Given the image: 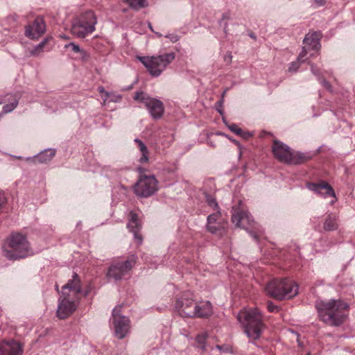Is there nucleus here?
<instances>
[{
	"instance_id": "nucleus-18",
	"label": "nucleus",
	"mask_w": 355,
	"mask_h": 355,
	"mask_svg": "<svg viewBox=\"0 0 355 355\" xmlns=\"http://www.w3.org/2000/svg\"><path fill=\"white\" fill-rule=\"evenodd\" d=\"M308 188L324 198L331 196L336 198V194L333 188L326 182H322L318 184L310 183L308 184Z\"/></svg>"
},
{
	"instance_id": "nucleus-3",
	"label": "nucleus",
	"mask_w": 355,
	"mask_h": 355,
	"mask_svg": "<svg viewBox=\"0 0 355 355\" xmlns=\"http://www.w3.org/2000/svg\"><path fill=\"white\" fill-rule=\"evenodd\" d=\"M237 318L250 340H256L260 338L265 325L262 315L257 309H243L239 313Z\"/></svg>"
},
{
	"instance_id": "nucleus-52",
	"label": "nucleus",
	"mask_w": 355,
	"mask_h": 355,
	"mask_svg": "<svg viewBox=\"0 0 355 355\" xmlns=\"http://www.w3.org/2000/svg\"><path fill=\"white\" fill-rule=\"evenodd\" d=\"M227 27V24H225V28H226Z\"/></svg>"
},
{
	"instance_id": "nucleus-12",
	"label": "nucleus",
	"mask_w": 355,
	"mask_h": 355,
	"mask_svg": "<svg viewBox=\"0 0 355 355\" xmlns=\"http://www.w3.org/2000/svg\"><path fill=\"white\" fill-rule=\"evenodd\" d=\"M194 304L193 294L189 292H184L176 298L174 309L182 317L193 318V314L195 313Z\"/></svg>"
},
{
	"instance_id": "nucleus-2",
	"label": "nucleus",
	"mask_w": 355,
	"mask_h": 355,
	"mask_svg": "<svg viewBox=\"0 0 355 355\" xmlns=\"http://www.w3.org/2000/svg\"><path fill=\"white\" fill-rule=\"evenodd\" d=\"M81 292L80 280L76 273L72 279L62 288V299L60 298L57 309V315L60 319H65L76 309V302Z\"/></svg>"
},
{
	"instance_id": "nucleus-36",
	"label": "nucleus",
	"mask_w": 355,
	"mask_h": 355,
	"mask_svg": "<svg viewBox=\"0 0 355 355\" xmlns=\"http://www.w3.org/2000/svg\"><path fill=\"white\" fill-rule=\"evenodd\" d=\"M309 64L311 66V69L312 73L315 76H318L320 72H319V69L316 67V66L311 62H309Z\"/></svg>"
},
{
	"instance_id": "nucleus-9",
	"label": "nucleus",
	"mask_w": 355,
	"mask_h": 355,
	"mask_svg": "<svg viewBox=\"0 0 355 355\" xmlns=\"http://www.w3.org/2000/svg\"><path fill=\"white\" fill-rule=\"evenodd\" d=\"M137 257L130 254L126 259L114 260L108 268L107 277L115 281L121 280L135 266Z\"/></svg>"
},
{
	"instance_id": "nucleus-44",
	"label": "nucleus",
	"mask_w": 355,
	"mask_h": 355,
	"mask_svg": "<svg viewBox=\"0 0 355 355\" xmlns=\"http://www.w3.org/2000/svg\"><path fill=\"white\" fill-rule=\"evenodd\" d=\"M121 98V96L120 95L114 96L113 98L111 99L112 101L114 102H118Z\"/></svg>"
},
{
	"instance_id": "nucleus-30",
	"label": "nucleus",
	"mask_w": 355,
	"mask_h": 355,
	"mask_svg": "<svg viewBox=\"0 0 355 355\" xmlns=\"http://www.w3.org/2000/svg\"><path fill=\"white\" fill-rule=\"evenodd\" d=\"M206 202H207L208 205L216 211H217V210H219L218 205L214 198L210 196H207Z\"/></svg>"
},
{
	"instance_id": "nucleus-5",
	"label": "nucleus",
	"mask_w": 355,
	"mask_h": 355,
	"mask_svg": "<svg viewBox=\"0 0 355 355\" xmlns=\"http://www.w3.org/2000/svg\"><path fill=\"white\" fill-rule=\"evenodd\" d=\"M265 289L269 296L278 300L291 299L298 293V286L288 279H273Z\"/></svg>"
},
{
	"instance_id": "nucleus-24",
	"label": "nucleus",
	"mask_w": 355,
	"mask_h": 355,
	"mask_svg": "<svg viewBox=\"0 0 355 355\" xmlns=\"http://www.w3.org/2000/svg\"><path fill=\"white\" fill-rule=\"evenodd\" d=\"M135 142L137 144L138 148L141 153V157L139 159V162L141 163L147 162L148 161V150L146 146L141 140L139 139H135Z\"/></svg>"
},
{
	"instance_id": "nucleus-1",
	"label": "nucleus",
	"mask_w": 355,
	"mask_h": 355,
	"mask_svg": "<svg viewBox=\"0 0 355 355\" xmlns=\"http://www.w3.org/2000/svg\"><path fill=\"white\" fill-rule=\"evenodd\" d=\"M315 308L320 319L323 322L329 326L339 327L347 318L346 311L349 309V305L340 300L331 299L327 301H316Z\"/></svg>"
},
{
	"instance_id": "nucleus-50",
	"label": "nucleus",
	"mask_w": 355,
	"mask_h": 355,
	"mask_svg": "<svg viewBox=\"0 0 355 355\" xmlns=\"http://www.w3.org/2000/svg\"><path fill=\"white\" fill-rule=\"evenodd\" d=\"M225 93H226V90H225V91H224V92H223V93L222 94V98H221V99H223V100L224 99V96H225Z\"/></svg>"
},
{
	"instance_id": "nucleus-47",
	"label": "nucleus",
	"mask_w": 355,
	"mask_h": 355,
	"mask_svg": "<svg viewBox=\"0 0 355 355\" xmlns=\"http://www.w3.org/2000/svg\"><path fill=\"white\" fill-rule=\"evenodd\" d=\"M60 37L61 38L64 39V40H68V39H69V37H68V36H67V35H60Z\"/></svg>"
},
{
	"instance_id": "nucleus-49",
	"label": "nucleus",
	"mask_w": 355,
	"mask_h": 355,
	"mask_svg": "<svg viewBox=\"0 0 355 355\" xmlns=\"http://www.w3.org/2000/svg\"><path fill=\"white\" fill-rule=\"evenodd\" d=\"M222 347H222V346H220V345H216V348H217V349H218L220 351H221V350H222Z\"/></svg>"
},
{
	"instance_id": "nucleus-33",
	"label": "nucleus",
	"mask_w": 355,
	"mask_h": 355,
	"mask_svg": "<svg viewBox=\"0 0 355 355\" xmlns=\"http://www.w3.org/2000/svg\"><path fill=\"white\" fill-rule=\"evenodd\" d=\"M309 50V49H307V48L306 46H303L302 49V51L300 52V53L297 56V59L299 61H300L301 62H304V58L307 55V51Z\"/></svg>"
},
{
	"instance_id": "nucleus-42",
	"label": "nucleus",
	"mask_w": 355,
	"mask_h": 355,
	"mask_svg": "<svg viewBox=\"0 0 355 355\" xmlns=\"http://www.w3.org/2000/svg\"><path fill=\"white\" fill-rule=\"evenodd\" d=\"M98 92L100 93H105L107 98H108L110 96V93L105 92V90L103 87H98Z\"/></svg>"
},
{
	"instance_id": "nucleus-53",
	"label": "nucleus",
	"mask_w": 355,
	"mask_h": 355,
	"mask_svg": "<svg viewBox=\"0 0 355 355\" xmlns=\"http://www.w3.org/2000/svg\"><path fill=\"white\" fill-rule=\"evenodd\" d=\"M149 27L150 29H152V26H151L150 24H149Z\"/></svg>"
},
{
	"instance_id": "nucleus-16",
	"label": "nucleus",
	"mask_w": 355,
	"mask_h": 355,
	"mask_svg": "<svg viewBox=\"0 0 355 355\" xmlns=\"http://www.w3.org/2000/svg\"><path fill=\"white\" fill-rule=\"evenodd\" d=\"M46 31V24L42 17H37L32 25L26 26L25 35L31 39H38Z\"/></svg>"
},
{
	"instance_id": "nucleus-21",
	"label": "nucleus",
	"mask_w": 355,
	"mask_h": 355,
	"mask_svg": "<svg viewBox=\"0 0 355 355\" xmlns=\"http://www.w3.org/2000/svg\"><path fill=\"white\" fill-rule=\"evenodd\" d=\"M221 216L220 210L210 214L207 217V229L209 232L212 234H217L220 229L223 228V226L218 221Z\"/></svg>"
},
{
	"instance_id": "nucleus-34",
	"label": "nucleus",
	"mask_w": 355,
	"mask_h": 355,
	"mask_svg": "<svg viewBox=\"0 0 355 355\" xmlns=\"http://www.w3.org/2000/svg\"><path fill=\"white\" fill-rule=\"evenodd\" d=\"M166 38L169 39V40L173 43L178 42L180 40V37L174 33L168 34L165 36Z\"/></svg>"
},
{
	"instance_id": "nucleus-14",
	"label": "nucleus",
	"mask_w": 355,
	"mask_h": 355,
	"mask_svg": "<svg viewBox=\"0 0 355 355\" xmlns=\"http://www.w3.org/2000/svg\"><path fill=\"white\" fill-rule=\"evenodd\" d=\"M232 211V221L237 227L246 229L253 224L254 220L248 211L240 207H233Z\"/></svg>"
},
{
	"instance_id": "nucleus-13",
	"label": "nucleus",
	"mask_w": 355,
	"mask_h": 355,
	"mask_svg": "<svg viewBox=\"0 0 355 355\" xmlns=\"http://www.w3.org/2000/svg\"><path fill=\"white\" fill-rule=\"evenodd\" d=\"M121 309V306H118L112 310L114 334L119 339L125 338L130 328L129 319L120 314Z\"/></svg>"
},
{
	"instance_id": "nucleus-23",
	"label": "nucleus",
	"mask_w": 355,
	"mask_h": 355,
	"mask_svg": "<svg viewBox=\"0 0 355 355\" xmlns=\"http://www.w3.org/2000/svg\"><path fill=\"white\" fill-rule=\"evenodd\" d=\"M338 227L337 218L336 216L329 214L324 223V230L333 231Z\"/></svg>"
},
{
	"instance_id": "nucleus-22",
	"label": "nucleus",
	"mask_w": 355,
	"mask_h": 355,
	"mask_svg": "<svg viewBox=\"0 0 355 355\" xmlns=\"http://www.w3.org/2000/svg\"><path fill=\"white\" fill-rule=\"evenodd\" d=\"M55 155V150L49 148L37 154L35 157V162L38 163H46L51 161Z\"/></svg>"
},
{
	"instance_id": "nucleus-43",
	"label": "nucleus",
	"mask_w": 355,
	"mask_h": 355,
	"mask_svg": "<svg viewBox=\"0 0 355 355\" xmlns=\"http://www.w3.org/2000/svg\"><path fill=\"white\" fill-rule=\"evenodd\" d=\"M224 59H225V61L230 62L232 61V56L231 53L227 54L225 56Z\"/></svg>"
},
{
	"instance_id": "nucleus-6",
	"label": "nucleus",
	"mask_w": 355,
	"mask_h": 355,
	"mask_svg": "<svg viewBox=\"0 0 355 355\" xmlns=\"http://www.w3.org/2000/svg\"><path fill=\"white\" fill-rule=\"evenodd\" d=\"M272 152L278 161L287 164H301L311 158L305 153L292 151L288 146L278 140H274Z\"/></svg>"
},
{
	"instance_id": "nucleus-37",
	"label": "nucleus",
	"mask_w": 355,
	"mask_h": 355,
	"mask_svg": "<svg viewBox=\"0 0 355 355\" xmlns=\"http://www.w3.org/2000/svg\"><path fill=\"white\" fill-rule=\"evenodd\" d=\"M223 99H220V101H219L218 102H217L216 103V105L218 106L216 110L220 114H223Z\"/></svg>"
},
{
	"instance_id": "nucleus-40",
	"label": "nucleus",
	"mask_w": 355,
	"mask_h": 355,
	"mask_svg": "<svg viewBox=\"0 0 355 355\" xmlns=\"http://www.w3.org/2000/svg\"><path fill=\"white\" fill-rule=\"evenodd\" d=\"M230 19V12H225L222 15L221 20H228Z\"/></svg>"
},
{
	"instance_id": "nucleus-39",
	"label": "nucleus",
	"mask_w": 355,
	"mask_h": 355,
	"mask_svg": "<svg viewBox=\"0 0 355 355\" xmlns=\"http://www.w3.org/2000/svg\"><path fill=\"white\" fill-rule=\"evenodd\" d=\"M240 137L245 139H248L249 137H250L252 136V135L250 133V132H244L243 130H242V135H239Z\"/></svg>"
},
{
	"instance_id": "nucleus-45",
	"label": "nucleus",
	"mask_w": 355,
	"mask_h": 355,
	"mask_svg": "<svg viewBox=\"0 0 355 355\" xmlns=\"http://www.w3.org/2000/svg\"><path fill=\"white\" fill-rule=\"evenodd\" d=\"M250 235L254 240L258 241V236L255 233L250 232Z\"/></svg>"
},
{
	"instance_id": "nucleus-20",
	"label": "nucleus",
	"mask_w": 355,
	"mask_h": 355,
	"mask_svg": "<svg viewBox=\"0 0 355 355\" xmlns=\"http://www.w3.org/2000/svg\"><path fill=\"white\" fill-rule=\"evenodd\" d=\"M130 218L128 223V228L134 234L135 239L137 240L139 244L142 242V237L139 234V232L141 229V224L139 221L138 216L133 211L130 212Z\"/></svg>"
},
{
	"instance_id": "nucleus-28",
	"label": "nucleus",
	"mask_w": 355,
	"mask_h": 355,
	"mask_svg": "<svg viewBox=\"0 0 355 355\" xmlns=\"http://www.w3.org/2000/svg\"><path fill=\"white\" fill-rule=\"evenodd\" d=\"M64 48L65 49L71 48V51H73L74 53H80L83 55H85L86 54V52L84 50L80 49V46L73 42H71L69 44H66L64 46Z\"/></svg>"
},
{
	"instance_id": "nucleus-11",
	"label": "nucleus",
	"mask_w": 355,
	"mask_h": 355,
	"mask_svg": "<svg viewBox=\"0 0 355 355\" xmlns=\"http://www.w3.org/2000/svg\"><path fill=\"white\" fill-rule=\"evenodd\" d=\"M157 190L158 182L153 175H141L134 187L136 195L144 198L153 195Z\"/></svg>"
},
{
	"instance_id": "nucleus-10",
	"label": "nucleus",
	"mask_w": 355,
	"mask_h": 355,
	"mask_svg": "<svg viewBox=\"0 0 355 355\" xmlns=\"http://www.w3.org/2000/svg\"><path fill=\"white\" fill-rule=\"evenodd\" d=\"M134 99L143 103L153 119H158L162 116L164 107L161 101L150 97L144 92H135Z\"/></svg>"
},
{
	"instance_id": "nucleus-46",
	"label": "nucleus",
	"mask_w": 355,
	"mask_h": 355,
	"mask_svg": "<svg viewBox=\"0 0 355 355\" xmlns=\"http://www.w3.org/2000/svg\"><path fill=\"white\" fill-rule=\"evenodd\" d=\"M295 336H296L297 341V343H298V345H299V346H300V347H301V346H302V343H300V339H299V336H299L298 334H295Z\"/></svg>"
},
{
	"instance_id": "nucleus-17",
	"label": "nucleus",
	"mask_w": 355,
	"mask_h": 355,
	"mask_svg": "<svg viewBox=\"0 0 355 355\" xmlns=\"http://www.w3.org/2000/svg\"><path fill=\"white\" fill-rule=\"evenodd\" d=\"M193 318H207L213 314V307L209 301L195 302Z\"/></svg>"
},
{
	"instance_id": "nucleus-41",
	"label": "nucleus",
	"mask_w": 355,
	"mask_h": 355,
	"mask_svg": "<svg viewBox=\"0 0 355 355\" xmlns=\"http://www.w3.org/2000/svg\"><path fill=\"white\" fill-rule=\"evenodd\" d=\"M322 84L327 89H331V85L327 80H322Z\"/></svg>"
},
{
	"instance_id": "nucleus-26",
	"label": "nucleus",
	"mask_w": 355,
	"mask_h": 355,
	"mask_svg": "<svg viewBox=\"0 0 355 355\" xmlns=\"http://www.w3.org/2000/svg\"><path fill=\"white\" fill-rule=\"evenodd\" d=\"M49 39L46 38L42 41L39 44L34 47L30 52L31 55L37 56L44 51V46L47 43Z\"/></svg>"
},
{
	"instance_id": "nucleus-51",
	"label": "nucleus",
	"mask_w": 355,
	"mask_h": 355,
	"mask_svg": "<svg viewBox=\"0 0 355 355\" xmlns=\"http://www.w3.org/2000/svg\"><path fill=\"white\" fill-rule=\"evenodd\" d=\"M55 289L58 291H59V288H58V285H55Z\"/></svg>"
},
{
	"instance_id": "nucleus-29",
	"label": "nucleus",
	"mask_w": 355,
	"mask_h": 355,
	"mask_svg": "<svg viewBox=\"0 0 355 355\" xmlns=\"http://www.w3.org/2000/svg\"><path fill=\"white\" fill-rule=\"evenodd\" d=\"M17 105H18V101L16 99L14 101H12L11 103L5 105L3 107L2 113L7 114V113L12 112L13 110H15V108L17 106Z\"/></svg>"
},
{
	"instance_id": "nucleus-54",
	"label": "nucleus",
	"mask_w": 355,
	"mask_h": 355,
	"mask_svg": "<svg viewBox=\"0 0 355 355\" xmlns=\"http://www.w3.org/2000/svg\"><path fill=\"white\" fill-rule=\"evenodd\" d=\"M2 103L0 101V104H1Z\"/></svg>"
},
{
	"instance_id": "nucleus-27",
	"label": "nucleus",
	"mask_w": 355,
	"mask_h": 355,
	"mask_svg": "<svg viewBox=\"0 0 355 355\" xmlns=\"http://www.w3.org/2000/svg\"><path fill=\"white\" fill-rule=\"evenodd\" d=\"M196 340L198 343V347L202 350L206 349L207 334H198L196 338Z\"/></svg>"
},
{
	"instance_id": "nucleus-7",
	"label": "nucleus",
	"mask_w": 355,
	"mask_h": 355,
	"mask_svg": "<svg viewBox=\"0 0 355 355\" xmlns=\"http://www.w3.org/2000/svg\"><path fill=\"white\" fill-rule=\"evenodd\" d=\"M97 17L92 10H87L76 19L71 25V32L78 38H85L96 30Z\"/></svg>"
},
{
	"instance_id": "nucleus-32",
	"label": "nucleus",
	"mask_w": 355,
	"mask_h": 355,
	"mask_svg": "<svg viewBox=\"0 0 355 355\" xmlns=\"http://www.w3.org/2000/svg\"><path fill=\"white\" fill-rule=\"evenodd\" d=\"M302 62L299 61L297 59L296 61H294L290 64V66L288 67V71L291 72H295L297 70V69L300 67V64Z\"/></svg>"
},
{
	"instance_id": "nucleus-4",
	"label": "nucleus",
	"mask_w": 355,
	"mask_h": 355,
	"mask_svg": "<svg viewBox=\"0 0 355 355\" xmlns=\"http://www.w3.org/2000/svg\"><path fill=\"white\" fill-rule=\"evenodd\" d=\"M31 254L30 243L20 233H12L3 246V255L9 260L24 259Z\"/></svg>"
},
{
	"instance_id": "nucleus-35",
	"label": "nucleus",
	"mask_w": 355,
	"mask_h": 355,
	"mask_svg": "<svg viewBox=\"0 0 355 355\" xmlns=\"http://www.w3.org/2000/svg\"><path fill=\"white\" fill-rule=\"evenodd\" d=\"M267 307L270 312H277L279 310L278 307L271 302H268Z\"/></svg>"
},
{
	"instance_id": "nucleus-8",
	"label": "nucleus",
	"mask_w": 355,
	"mask_h": 355,
	"mask_svg": "<svg viewBox=\"0 0 355 355\" xmlns=\"http://www.w3.org/2000/svg\"><path fill=\"white\" fill-rule=\"evenodd\" d=\"M173 52L159 55L157 56L138 57L139 60L145 66L153 76H159L175 59Z\"/></svg>"
},
{
	"instance_id": "nucleus-31",
	"label": "nucleus",
	"mask_w": 355,
	"mask_h": 355,
	"mask_svg": "<svg viewBox=\"0 0 355 355\" xmlns=\"http://www.w3.org/2000/svg\"><path fill=\"white\" fill-rule=\"evenodd\" d=\"M228 128L235 133L236 135H242V129L240 128L236 124L232 123L228 125Z\"/></svg>"
},
{
	"instance_id": "nucleus-48",
	"label": "nucleus",
	"mask_w": 355,
	"mask_h": 355,
	"mask_svg": "<svg viewBox=\"0 0 355 355\" xmlns=\"http://www.w3.org/2000/svg\"><path fill=\"white\" fill-rule=\"evenodd\" d=\"M232 141L234 144H236V145H238L239 146H240V144H239V142H238L237 141H236V140H234V139H232Z\"/></svg>"
},
{
	"instance_id": "nucleus-19",
	"label": "nucleus",
	"mask_w": 355,
	"mask_h": 355,
	"mask_svg": "<svg viewBox=\"0 0 355 355\" xmlns=\"http://www.w3.org/2000/svg\"><path fill=\"white\" fill-rule=\"evenodd\" d=\"M321 34L320 32H313L307 33L303 40V43L305 44L304 46L309 50H314L319 51L320 49V40Z\"/></svg>"
},
{
	"instance_id": "nucleus-25",
	"label": "nucleus",
	"mask_w": 355,
	"mask_h": 355,
	"mask_svg": "<svg viewBox=\"0 0 355 355\" xmlns=\"http://www.w3.org/2000/svg\"><path fill=\"white\" fill-rule=\"evenodd\" d=\"M125 2L134 10H139L148 6L146 0H125Z\"/></svg>"
},
{
	"instance_id": "nucleus-15",
	"label": "nucleus",
	"mask_w": 355,
	"mask_h": 355,
	"mask_svg": "<svg viewBox=\"0 0 355 355\" xmlns=\"http://www.w3.org/2000/svg\"><path fill=\"white\" fill-rule=\"evenodd\" d=\"M23 346L14 340L0 341V355H22Z\"/></svg>"
},
{
	"instance_id": "nucleus-38",
	"label": "nucleus",
	"mask_w": 355,
	"mask_h": 355,
	"mask_svg": "<svg viewBox=\"0 0 355 355\" xmlns=\"http://www.w3.org/2000/svg\"><path fill=\"white\" fill-rule=\"evenodd\" d=\"M313 2L318 6H321L324 5L325 0H314Z\"/></svg>"
}]
</instances>
